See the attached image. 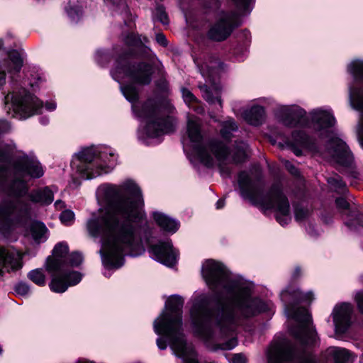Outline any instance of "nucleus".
Returning a JSON list of instances; mask_svg holds the SVG:
<instances>
[{"mask_svg": "<svg viewBox=\"0 0 363 363\" xmlns=\"http://www.w3.org/2000/svg\"><path fill=\"white\" fill-rule=\"evenodd\" d=\"M201 274L213 291H225L230 297L220 301L214 312L211 308L210 296L201 294L196 298L190 311L193 333L206 343L229 337L213 350H232L238 345V328L245 319L263 311L264 304L251 296L249 284L241 279L231 278L225 267L215 260H206L202 265Z\"/></svg>", "mask_w": 363, "mask_h": 363, "instance_id": "obj_1", "label": "nucleus"}, {"mask_svg": "<svg viewBox=\"0 0 363 363\" xmlns=\"http://www.w3.org/2000/svg\"><path fill=\"white\" fill-rule=\"evenodd\" d=\"M96 195L106 207L87 220L86 229L91 236L102 240L104 251L99 252L105 268L118 269L123 265L124 256H134L139 246L135 226L143 216L142 191L133 180H126L120 185L102 184Z\"/></svg>", "mask_w": 363, "mask_h": 363, "instance_id": "obj_2", "label": "nucleus"}, {"mask_svg": "<svg viewBox=\"0 0 363 363\" xmlns=\"http://www.w3.org/2000/svg\"><path fill=\"white\" fill-rule=\"evenodd\" d=\"M13 147L0 145V190L12 199L0 203V232L9 233L30 218L31 206L26 199L29 186L26 178L39 179L44 175L42 164L33 154L22 153L13 157Z\"/></svg>", "mask_w": 363, "mask_h": 363, "instance_id": "obj_3", "label": "nucleus"}, {"mask_svg": "<svg viewBox=\"0 0 363 363\" xmlns=\"http://www.w3.org/2000/svg\"><path fill=\"white\" fill-rule=\"evenodd\" d=\"M153 73L152 66L149 63H130L126 57L116 61L115 67L111 74L114 80L120 85L121 92L133 106V110L137 116L146 123L145 131L149 138H157L174 130L173 120L167 117H160V110L155 99H148L140 109H137L134 103L138 99V93L132 85H122V81L128 78L135 84L147 85L151 82Z\"/></svg>", "mask_w": 363, "mask_h": 363, "instance_id": "obj_4", "label": "nucleus"}, {"mask_svg": "<svg viewBox=\"0 0 363 363\" xmlns=\"http://www.w3.org/2000/svg\"><path fill=\"white\" fill-rule=\"evenodd\" d=\"M183 305L184 300L181 296H170L166 301V310L154 321V331L167 338L174 354L182 359L183 363H199L193 346L186 342L183 333Z\"/></svg>", "mask_w": 363, "mask_h": 363, "instance_id": "obj_5", "label": "nucleus"}, {"mask_svg": "<svg viewBox=\"0 0 363 363\" xmlns=\"http://www.w3.org/2000/svg\"><path fill=\"white\" fill-rule=\"evenodd\" d=\"M238 184L241 196L245 199L264 209L275 210L276 219L281 225L284 226L290 222V205L287 198L277 184L273 185L269 191L264 195L259 171L255 175L252 172H240L238 176Z\"/></svg>", "mask_w": 363, "mask_h": 363, "instance_id": "obj_6", "label": "nucleus"}, {"mask_svg": "<svg viewBox=\"0 0 363 363\" xmlns=\"http://www.w3.org/2000/svg\"><path fill=\"white\" fill-rule=\"evenodd\" d=\"M187 134L189 138L191 155L205 166L211 167L216 159L223 176L228 177L230 169L225 165L229 151L226 145L217 140H210L201 132L200 124L194 119H189Z\"/></svg>", "mask_w": 363, "mask_h": 363, "instance_id": "obj_7", "label": "nucleus"}, {"mask_svg": "<svg viewBox=\"0 0 363 363\" xmlns=\"http://www.w3.org/2000/svg\"><path fill=\"white\" fill-rule=\"evenodd\" d=\"M281 300L284 304V311L288 317L294 319L298 325L291 329V333L302 346L315 345L318 341L317 333L313 325L311 315L305 308H296V302L312 299L311 292L303 294L298 289L288 287L281 291Z\"/></svg>", "mask_w": 363, "mask_h": 363, "instance_id": "obj_8", "label": "nucleus"}, {"mask_svg": "<svg viewBox=\"0 0 363 363\" xmlns=\"http://www.w3.org/2000/svg\"><path fill=\"white\" fill-rule=\"evenodd\" d=\"M116 164V157L113 153L93 146L82 149L73 156L71 162L72 169L84 179L107 174Z\"/></svg>", "mask_w": 363, "mask_h": 363, "instance_id": "obj_9", "label": "nucleus"}, {"mask_svg": "<svg viewBox=\"0 0 363 363\" xmlns=\"http://www.w3.org/2000/svg\"><path fill=\"white\" fill-rule=\"evenodd\" d=\"M68 251L67 244L58 243L53 249L52 257L48 258L46 269L52 277L49 286L53 292L63 293L82 279L81 274L67 269Z\"/></svg>", "mask_w": 363, "mask_h": 363, "instance_id": "obj_10", "label": "nucleus"}, {"mask_svg": "<svg viewBox=\"0 0 363 363\" xmlns=\"http://www.w3.org/2000/svg\"><path fill=\"white\" fill-rule=\"evenodd\" d=\"M4 101L8 114L20 119L38 113L43 108V102L23 88L8 94Z\"/></svg>", "mask_w": 363, "mask_h": 363, "instance_id": "obj_11", "label": "nucleus"}, {"mask_svg": "<svg viewBox=\"0 0 363 363\" xmlns=\"http://www.w3.org/2000/svg\"><path fill=\"white\" fill-rule=\"evenodd\" d=\"M269 363H318L310 352L298 351L285 339L273 342L268 350Z\"/></svg>", "mask_w": 363, "mask_h": 363, "instance_id": "obj_12", "label": "nucleus"}, {"mask_svg": "<svg viewBox=\"0 0 363 363\" xmlns=\"http://www.w3.org/2000/svg\"><path fill=\"white\" fill-rule=\"evenodd\" d=\"M222 63L213 59L209 65L205 62L199 67L201 74L206 79V84L199 85L203 98L210 104L218 102L220 108L222 107L220 86L216 82V79L218 69H222Z\"/></svg>", "mask_w": 363, "mask_h": 363, "instance_id": "obj_13", "label": "nucleus"}, {"mask_svg": "<svg viewBox=\"0 0 363 363\" xmlns=\"http://www.w3.org/2000/svg\"><path fill=\"white\" fill-rule=\"evenodd\" d=\"M241 24L235 13H223L208 32L210 39L216 41L225 40L233 30Z\"/></svg>", "mask_w": 363, "mask_h": 363, "instance_id": "obj_14", "label": "nucleus"}, {"mask_svg": "<svg viewBox=\"0 0 363 363\" xmlns=\"http://www.w3.org/2000/svg\"><path fill=\"white\" fill-rule=\"evenodd\" d=\"M149 252L152 259L167 267H172L177 263L178 253L169 240L151 245Z\"/></svg>", "mask_w": 363, "mask_h": 363, "instance_id": "obj_15", "label": "nucleus"}, {"mask_svg": "<svg viewBox=\"0 0 363 363\" xmlns=\"http://www.w3.org/2000/svg\"><path fill=\"white\" fill-rule=\"evenodd\" d=\"M23 257V254L14 248L0 247V276L21 269Z\"/></svg>", "mask_w": 363, "mask_h": 363, "instance_id": "obj_16", "label": "nucleus"}, {"mask_svg": "<svg viewBox=\"0 0 363 363\" xmlns=\"http://www.w3.org/2000/svg\"><path fill=\"white\" fill-rule=\"evenodd\" d=\"M352 306L348 303H342L335 306L332 315L336 333H344L351 323Z\"/></svg>", "mask_w": 363, "mask_h": 363, "instance_id": "obj_17", "label": "nucleus"}, {"mask_svg": "<svg viewBox=\"0 0 363 363\" xmlns=\"http://www.w3.org/2000/svg\"><path fill=\"white\" fill-rule=\"evenodd\" d=\"M23 57L17 50H12L9 53V58L0 65V89L6 83V70L11 74L20 72L23 67Z\"/></svg>", "mask_w": 363, "mask_h": 363, "instance_id": "obj_18", "label": "nucleus"}, {"mask_svg": "<svg viewBox=\"0 0 363 363\" xmlns=\"http://www.w3.org/2000/svg\"><path fill=\"white\" fill-rule=\"evenodd\" d=\"M311 116L313 127L320 132V135H323L326 130L333 127L336 122L331 111L328 109H314L311 112Z\"/></svg>", "mask_w": 363, "mask_h": 363, "instance_id": "obj_19", "label": "nucleus"}, {"mask_svg": "<svg viewBox=\"0 0 363 363\" xmlns=\"http://www.w3.org/2000/svg\"><path fill=\"white\" fill-rule=\"evenodd\" d=\"M330 153L339 164L348 165L352 162V156L346 143L339 138L333 139L330 143Z\"/></svg>", "mask_w": 363, "mask_h": 363, "instance_id": "obj_20", "label": "nucleus"}, {"mask_svg": "<svg viewBox=\"0 0 363 363\" xmlns=\"http://www.w3.org/2000/svg\"><path fill=\"white\" fill-rule=\"evenodd\" d=\"M277 114L287 126H294L305 115V111L296 106H280Z\"/></svg>", "mask_w": 363, "mask_h": 363, "instance_id": "obj_21", "label": "nucleus"}, {"mask_svg": "<svg viewBox=\"0 0 363 363\" xmlns=\"http://www.w3.org/2000/svg\"><path fill=\"white\" fill-rule=\"evenodd\" d=\"M288 145L291 146L296 156L302 155V150L299 147L312 149L313 147L312 139L303 131L301 130L294 131L292 133V140L288 142Z\"/></svg>", "mask_w": 363, "mask_h": 363, "instance_id": "obj_22", "label": "nucleus"}, {"mask_svg": "<svg viewBox=\"0 0 363 363\" xmlns=\"http://www.w3.org/2000/svg\"><path fill=\"white\" fill-rule=\"evenodd\" d=\"M152 217L161 229L167 233L173 234L176 233L179 228V221L162 213L154 212Z\"/></svg>", "mask_w": 363, "mask_h": 363, "instance_id": "obj_23", "label": "nucleus"}, {"mask_svg": "<svg viewBox=\"0 0 363 363\" xmlns=\"http://www.w3.org/2000/svg\"><path fill=\"white\" fill-rule=\"evenodd\" d=\"M244 120L249 124L252 125H261L265 116V111L262 106L255 105L250 108L246 109L242 113Z\"/></svg>", "mask_w": 363, "mask_h": 363, "instance_id": "obj_24", "label": "nucleus"}, {"mask_svg": "<svg viewBox=\"0 0 363 363\" xmlns=\"http://www.w3.org/2000/svg\"><path fill=\"white\" fill-rule=\"evenodd\" d=\"M26 196H28L30 201L33 203L41 205H49L54 199L53 193L49 187L33 190Z\"/></svg>", "mask_w": 363, "mask_h": 363, "instance_id": "obj_25", "label": "nucleus"}, {"mask_svg": "<svg viewBox=\"0 0 363 363\" xmlns=\"http://www.w3.org/2000/svg\"><path fill=\"white\" fill-rule=\"evenodd\" d=\"M248 145L244 141H236L232 150V159L235 163L244 162L249 155Z\"/></svg>", "mask_w": 363, "mask_h": 363, "instance_id": "obj_26", "label": "nucleus"}, {"mask_svg": "<svg viewBox=\"0 0 363 363\" xmlns=\"http://www.w3.org/2000/svg\"><path fill=\"white\" fill-rule=\"evenodd\" d=\"M33 239L38 243L43 242L48 239V230L42 222H33L30 228Z\"/></svg>", "mask_w": 363, "mask_h": 363, "instance_id": "obj_27", "label": "nucleus"}, {"mask_svg": "<svg viewBox=\"0 0 363 363\" xmlns=\"http://www.w3.org/2000/svg\"><path fill=\"white\" fill-rule=\"evenodd\" d=\"M328 354L333 358L335 363H345L350 360L352 354L349 350L337 347L328 349Z\"/></svg>", "mask_w": 363, "mask_h": 363, "instance_id": "obj_28", "label": "nucleus"}, {"mask_svg": "<svg viewBox=\"0 0 363 363\" xmlns=\"http://www.w3.org/2000/svg\"><path fill=\"white\" fill-rule=\"evenodd\" d=\"M220 135L225 140H230L233 136V133L238 129V126L233 118L228 119L222 123Z\"/></svg>", "mask_w": 363, "mask_h": 363, "instance_id": "obj_29", "label": "nucleus"}, {"mask_svg": "<svg viewBox=\"0 0 363 363\" xmlns=\"http://www.w3.org/2000/svg\"><path fill=\"white\" fill-rule=\"evenodd\" d=\"M347 71L354 80H363V60H356L347 65Z\"/></svg>", "mask_w": 363, "mask_h": 363, "instance_id": "obj_30", "label": "nucleus"}, {"mask_svg": "<svg viewBox=\"0 0 363 363\" xmlns=\"http://www.w3.org/2000/svg\"><path fill=\"white\" fill-rule=\"evenodd\" d=\"M28 277L39 286H43L45 285V275L41 269L31 270L28 274Z\"/></svg>", "mask_w": 363, "mask_h": 363, "instance_id": "obj_31", "label": "nucleus"}, {"mask_svg": "<svg viewBox=\"0 0 363 363\" xmlns=\"http://www.w3.org/2000/svg\"><path fill=\"white\" fill-rule=\"evenodd\" d=\"M236 9V11H233L232 13H235L238 15V18L240 19V16L245 14L246 12H249L248 9L250 5L254 3L255 0H231Z\"/></svg>", "mask_w": 363, "mask_h": 363, "instance_id": "obj_32", "label": "nucleus"}, {"mask_svg": "<svg viewBox=\"0 0 363 363\" xmlns=\"http://www.w3.org/2000/svg\"><path fill=\"white\" fill-rule=\"evenodd\" d=\"M350 218L345 222V225L350 229H356L357 225L363 227V214L355 212H350L348 214Z\"/></svg>", "mask_w": 363, "mask_h": 363, "instance_id": "obj_33", "label": "nucleus"}, {"mask_svg": "<svg viewBox=\"0 0 363 363\" xmlns=\"http://www.w3.org/2000/svg\"><path fill=\"white\" fill-rule=\"evenodd\" d=\"M153 18L157 19L163 25L169 23V18L164 8L162 6H157L153 13Z\"/></svg>", "mask_w": 363, "mask_h": 363, "instance_id": "obj_34", "label": "nucleus"}, {"mask_svg": "<svg viewBox=\"0 0 363 363\" xmlns=\"http://www.w3.org/2000/svg\"><path fill=\"white\" fill-rule=\"evenodd\" d=\"M328 182L335 191L344 192L346 185L339 176L328 178Z\"/></svg>", "mask_w": 363, "mask_h": 363, "instance_id": "obj_35", "label": "nucleus"}, {"mask_svg": "<svg viewBox=\"0 0 363 363\" xmlns=\"http://www.w3.org/2000/svg\"><path fill=\"white\" fill-rule=\"evenodd\" d=\"M83 262V256L80 252H73L70 255H68L67 262V267L68 266L71 267H78Z\"/></svg>", "mask_w": 363, "mask_h": 363, "instance_id": "obj_36", "label": "nucleus"}, {"mask_svg": "<svg viewBox=\"0 0 363 363\" xmlns=\"http://www.w3.org/2000/svg\"><path fill=\"white\" fill-rule=\"evenodd\" d=\"M60 219L63 224L69 225L74 221V213L70 210H65L61 213Z\"/></svg>", "mask_w": 363, "mask_h": 363, "instance_id": "obj_37", "label": "nucleus"}, {"mask_svg": "<svg viewBox=\"0 0 363 363\" xmlns=\"http://www.w3.org/2000/svg\"><path fill=\"white\" fill-rule=\"evenodd\" d=\"M125 43L130 46H140L143 42L141 38L135 33H130L125 38Z\"/></svg>", "mask_w": 363, "mask_h": 363, "instance_id": "obj_38", "label": "nucleus"}, {"mask_svg": "<svg viewBox=\"0 0 363 363\" xmlns=\"http://www.w3.org/2000/svg\"><path fill=\"white\" fill-rule=\"evenodd\" d=\"M309 211L301 206H297L294 209L295 218L300 222L306 219L309 216Z\"/></svg>", "mask_w": 363, "mask_h": 363, "instance_id": "obj_39", "label": "nucleus"}, {"mask_svg": "<svg viewBox=\"0 0 363 363\" xmlns=\"http://www.w3.org/2000/svg\"><path fill=\"white\" fill-rule=\"evenodd\" d=\"M15 292L19 296H26L30 293V286L24 282H19L14 287Z\"/></svg>", "mask_w": 363, "mask_h": 363, "instance_id": "obj_40", "label": "nucleus"}, {"mask_svg": "<svg viewBox=\"0 0 363 363\" xmlns=\"http://www.w3.org/2000/svg\"><path fill=\"white\" fill-rule=\"evenodd\" d=\"M181 91L184 101L186 104H189L197 101L196 97L188 89L183 87L182 88Z\"/></svg>", "mask_w": 363, "mask_h": 363, "instance_id": "obj_41", "label": "nucleus"}, {"mask_svg": "<svg viewBox=\"0 0 363 363\" xmlns=\"http://www.w3.org/2000/svg\"><path fill=\"white\" fill-rule=\"evenodd\" d=\"M67 12L73 21H77L82 16V10L79 8H74L71 6L67 8Z\"/></svg>", "mask_w": 363, "mask_h": 363, "instance_id": "obj_42", "label": "nucleus"}, {"mask_svg": "<svg viewBox=\"0 0 363 363\" xmlns=\"http://www.w3.org/2000/svg\"><path fill=\"white\" fill-rule=\"evenodd\" d=\"M286 169L294 176H298L299 174L298 169L289 160H283L282 161Z\"/></svg>", "mask_w": 363, "mask_h": 363, "instance_id": "obj_43", "label": "nucleus"}, {"mask_svg": "<svg viewBox=\"0 0 363 363\" xmlns=\"http://www.w3.org/2000/svg\"><path fill=\"white\" fill-rule=\"evenodd\" d=\"M335 204L339 209L347 210L350 204L344 198H337L335 200Z\"/></svg>", "mask_w": 363, "mask_h": 363, "instance_id": "obj_44", "label": "nucleus"}, {"mask_svg": "<svg viewBox=\"0 0 363 363\" xmlns=\"http://www.w3.org/2000/svg\"><path fill=\"white\" fill-rule=\"evenodd\" d=\"M355 299L359 311L363 313V291L357 293Z\"/></svg>", "mask_w": 363, "mask_h": 363, "instance_id": "obj_45", "label": "nucleus"}, {"mask_svg": "<svg viewBox=\"0 0 363 363\" xmlns=\"http://www.w3.org/2000/svg\"><path fill=\"white\" fill-rule=\"evenodd\" d=\"M155 39H156V41L157 42V43H159L160 45H162L163 47H166L167 45V40L163 33H157L156 36H155Z\"/></svg>", "mask_w": 363, "mask_h": 363, "instance_id": "obj_46", "label": "nucleus"}, {"mask_svg": "<svg viewBox=\"0 0 363 363\" xmlns=\"http://www.w3.org/2000/svg\"><path fill=\"white\" fill-rule=\"evenodd\" d=\"M156 86L159 90L167 91L168 90V82L166 79H162L156 82Z\"/></svg>", "mask_w": 363, "mask_h": 363, "instance_id": "obj_47", "label": "nucleus"}, {"mask_svg": "<svg viewBox=\"0 0 363 363\" xmlns=\"http://www.w3.org/2000/svg\"><path fill=\"white\" fill-rule=\"evenodd\" d=\"M233 363H245L247 362L246 357L241 354H235L232 358Z\"/></svg>", "mask_w": 363, "mask_h": 363, "instance_id": "obj_48", "label": "nucleus"}, {"mask_svg": "<svg viewBox=\"0 0 363 363\" xmlns=\"http://www.w3.org/2000/svg\"><path fill=\"white\" fill-rule=\"evenodd\" d=\"M117 9L119 12H127L128 11V5L125 0H119L118 5L117 6Z\"/></svg>", "mask_w": 363, "mask_h": 363, "instance_id": "obj_49", "label": "nucleus"}, {"mask_svg": "<svg viewBox=\"0 0 363 363\" xmlns=\"http://www.w3.org/2000/svg\"><path fill=\"white\" fill-rule=\"evenodd\" d=\"M10 128V125L5 120L0 121V132H6Z\"/></svg>", "mask_w": 363, "mask_h": 363, "instance_id": "obj_50", "label": "nucleus"}, {"mask_svg": "<svg viewBox=\"0 0 363 363\" xmlns=\"http://www.w3.org/2000/svg\"><path fill=\"white\" fill-rule=\"evenodd\" d=\"M157 345L160 350H165L167 348V344L165 340L162 337H158L157 339Z\"/></svg>", "mask_w": 363, "mask_h": 363, "instance_id": "obj_51", "label": "nucleus"}, {"mask_svg": "<svg viewBox=\"0 0 363 363\" xmlns=\"http://www.w3.org/2000/svg\"><path fill=\"white\" fill-rule=\"evenodd\" d=\"M56 104L55 102H49L45 105L46 108L48 111H54L56 108Z\"/></svg>", "mask_w": 363, "mask_h": 363, "instance_id": "obj_52", "label": "nucleus"}, {"mask_svg": "<svg viewBox=\"0 0 363 363\" xmlns=\"http://www.w3.org/2000/svg\"><path fill=\"white\" fill-rule=\"evenodd\" d=\"M224 205H225L224 199H219L216 202V208L220 209V208H222L224 206Z\"/></svg>", "mask_w": 363, "mask_h": 363, "instance_id": "obj_53", "label": "nucleus"}, {"mask_svg": "<svg viewBox=\"0 0 363 363\" xmlns=\"http://www.w3.org/2000/svg\"><path fill=\"white\" fill-rule=\"evenodd\" d=\"M55 205L57 208L61 207V206H62V203L61 201L58 200V201H55Z\"/></svg>", "mask_w": 363, "mask_h": 363, "instance_id": "obj_54", "label": "nucleus"}, {"mask_svg": "<svg viewBox=\"0 0 363 363\" xmlns=\"http://www.w3.org/2000/svg\"><path fill=\"white\" fill-rule=\"evenodd\" d=\"M48 123V119H42L41 120V123H43V125H46Z\"/></svg>", "mask_w": 363, "mask_h": 363, "instance_id": "obj_55", "label": "nucleus"}, {"mask_svg": "<svg viewBox=\"0 0 363 363\" xmlns=\"http://www.w3.org/2000/svg\"><path fill=\"white\" fill-rule=\"evenodd\" d=\"M3 45H4L3 40H2V39H0V49L3 47Z\"/></svg>", "mask_w": 363, "mask_h": 363, "instance_id": "obj_56", "label": "nucleus"}, {"mask_svg": "<svg viewBox=\"0 0 363 363\" xmlns=\"http://www.w3.org/2000/svg\"><path fill=\"white\" fill-rule=\"evenodd\" d=\"M100 54H101V52H97V57H99Z\"/></svg>", "mask_w": 363, "mask_h": 363, "instance_id": "obj_57", "label": "nucleus"}, {"mask_svg": "<svg viewBox=\"0 0 363 363\" xmlns=\"http://www.w3.org/2000/svg\"><path fill=\"white\" fill-rule=\"evenodd\" d=\"M104 275L105 276H108L107 273L106 272H104ZM110 275V274H108V276Z\"/></svg>", "mask_w": 363, "mask_h": 363, "instance_id": "obj_58", "label": "nucleus"}, {"mask_svg": "<svg viewBox=\"0 0 363 363\" xmlns=\"http://www.w3.org/2000/svg\"><path fill=\"white\" fill-rule=\"evenodd\" d=\"M144 40H145V43L147 42V40L146 38H144Z\"/></svg>", "mask_w": 363, "mask_h": 363, "instance_id": "obj_59", "label": "nucleus"}]
</instances>
